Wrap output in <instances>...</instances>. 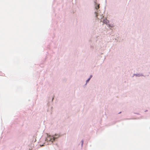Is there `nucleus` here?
<instances>
[{
	"label": "nucleus",
	"mask_w": 150,
	"mask_h": 150,
	"mask_svg": "<svg viewBox=\"0 0 150 150\" xmlns=\"http://www.w3.org/2000/svg\"><path fill=\"white\" fill-rule=\"evenodd\" d=\"M59 137V135H58L55 134L54 135L52 136L49 135L47 136V140L52 142L56 139L58 138Z\"/></svg>",
	"instance_id": "nucleus-1"
},
{
	"label": "nucleus",
	"mask_w": 150,
	"mask_h": 150,
	"mask_svg": "<svg viewBox=\"0 0 150 150\" xmlns=\"http://www.w3.org/2000/svg\"><path fill=\"white\" fill-rule=\"evenodd\" d=\"M103 22L104 23L107 24L108 23V21L106 19H105L103 20Z\"/></svg>",
	"instance_id": "nucleus-2"
},
{
	"label": "nucleus",
	"mask_w": 150,
	"mask_h": 150,
	"mask_svg": "<svg viewBox=\"0 0 150 150\" xmlns=\"http://www.w3.org/2000/svg\"><path fill=\"white\" fill-rule=\"evenodd\" d=\"M99 8V4H96L95 6V8L96 9H98Z\"/></svg>",
	"instance_id": "nucleus-3"
},
{
	"label": "nucleus",
	"mask_w": 150,
	"mask_h": 150,
	"mask_svg": "<svg viewBox=\"0 0 150 150\" xmlns=\"http://www.w3.org/2000/svg\"><path fill=\"white\" fill-rule=\"evenodd\" d=\"M90 78L88 79L87 80V82H88V81H89V80H90Z\"/></svg>",
	"instance_id": "nucleus-4"
},
{
	"label": "nucleus",
	"mask_w": 150,
	"mask_h": 150,
	"mask_svg": "<svg viewBox=\"0 0 150 150\" xmlns=\"http://www.w3.org/2000/svg\"><path fill=\"white\" fill-rule=\"evenodd\" d=\"M95 13L96 14V16L97 17V13L96 12H95Z\"/></svg>",
	"instance_id": "nucleus-5"
},
{
	"label": "nucleus",
	"mask_w": 150,
	"mask_h": 150,
	"mask_svg": "<svg viewBox=\"0 0 150 150\" xmlns=\"http://www.w3.org/2000/svg\"><path fill=\"white\" fill-rule=\"evenodd\" d=\"M83 141H82V144H83Z\"/></svg>",
	"instance_id": "nucleus-6"
},
{
	"label": "nucleus",
	"mask_w": 150,
	"mask_h": 150,
	"mask_svg": "<svg viewBox=\"0 0 150 150\" xmlns=\"http://www.w3.org/2000/svg\"><path fill=\"white\" fill-rule=\"evenodd\" d=\"M91 77H92V76H91L90 78H91Z\"/></svg>",
	"instance_id": "nucleus-7"
}]
</instances>
